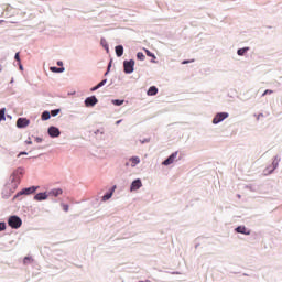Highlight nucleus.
Listing matches in <instances>:
<instances>
[{
    "mask_svg": "<svg viewBox=\"0 0 282 282\" xmlns=\"http://www.w3.org/2000/svg\"><path fill=\"white\" fill-rule=\"evenodd\" d=\"M21 177H23V169L19 167L11 174L7 183V188L10 191V193H14L15 188H19Z\"/></svg>",
    "mask_w": 282,
    "mask_h": 282,
    "instance_id": "nucleus-1",
    "label": "nucleus"
},
{
    "mask_svg": "<svg viewBox=\"0 0 282 282\" xmlns=\"http://www.w3.org/2000/svg\"><path fill=\"white\" fill-rule=\"evenodd\" d=\"M8 224L10 226V228H13L14 230L21 228L23 220H21V217L19 216H11L8 219Z\"/></svg>",
    "mask_w": 282,
    "mask_h": 282,
    "instance_id": "nucleus-2",
    "label": "nucleus"
},
{
    "mask_svg": "<svg viewBox=\"0 0 282 282\" xmlns=\"http://www.w3.org/2000/svg\"><path fill=\"white\" fill-rule=\"evenodd\" d=\"M229 117H230V113L228 112H217L212 120V124H219L224 122L226 118H229Z\"/></svg>",
    "mask_w": 282,
    "mask_h": 282,
    "instance_id": "nucleus-3",
    "label": "nucleus"
},
{
    "mask_svg": "<svg viewBox=\"0 0 282 282\" xmlns=\"http://www.w3.org/2000/svg\"><path fill=\"white\" fill-rule=\"evenodd\" d=\"M135 61L130 59V61H124L123 62V72L124 74H133L135 72Z\"/></svg>",
    "mask_w": 282,
    "mask_h": 282,
    "instance_id": "nucleus-4",
    "label": "nucleus"
},
{
    "mask_svg": "<svg viewBox=\"0 0 282 282\" xmlns=\"http://www.w3.org/2000/svg\"><path fill=\"white\" fill-rule=\"evenodd\" d=\"M37 189H39V186H31V187L23 188L14 196V199H17V197H21V195H32L36 193Z\"/></svg>",
    "mask_w": 282,
    "mask_h": 282,
    "instance_id": "nucleus-5",
    "label": "nucleus"
},
{
    "mask_svg": "<svg viewBox=\"0 0 282 282\" xmlns=\"http://www.w3.org/2000/svg\"><path fill=\"white\" fill-rule=\"evenodd\" d=\"M140 162H141L140 156H131L126 162V166H130L131 169H135V166H138V164H140Z\"/></svg>",
    "mask_w": 282,
    "mask_h": 282,
    "instance_id": "nucleus-6",
    "label": "nucleus"
},
{
    "mask_svg": "<svg viewBox=\"0 0 282 282\" xmlns=\"http://www.w3.org/2000/svg\"><path fill=\"white\" fill-rule=\"evenodd\" d=\"M235 232H238V235H246V236L252 235V230L247 228L245 225H240V226L236 227Z\"/></svg>",
    "mask_w": 282,
    "mask_h": 282,
    "instance_id": "nucleus-7",
    "label": "nucleus"
},
{
    "mask_svg": "<svg viewBox=\"0 0 282 282\" xmlns=\"http://www.w3.org/2000/svg\"><path fill=\"white\" fill-rule=\"evenodd\" d=\"M178 152L172 153L165 161L162 162L163 166H171L177 160Z\"/></svg>",
    "mask_w": 282,
    "mask_h": 282,
    "instance_id": "nucleus-8",
    "label": "nucleus"
},
{
    "mask_svg": "<svg viewBox=\"0 0 282 282\" xmlns=\"http://www.w3.org/2000/svg\"><path fill=\"white\" fill-rule=\"evenodd\" d=\"M84 105L85 107H96V105H98V98H96V96L87 97Z\"/></svg>",
    "mask_w": 282,
    "mask_h": 282,
    "instance_id": "nucleus-9",
    "label": "nucleus"
},
{
    "mask_svg": "<svg viewBox=\"0 0 282 282\" xmlns=\"http://www.w3.org/2000/svg\"><path fill=\"white\" fill-rule=\"evenodd\" d=\"M142 188V180L137 178L130 185V192L133 193L135 191H140Z\"/></svg>",
    "mask_w": 282,
    "mask_h": 282,
    "instance_id": "nucleus-10",
    "label": "nucleus"
},
{
    "mask_svg": "<svg viewBox=\"0 0 282 282\" xmlns=\"http://www.w3.org/2000/svg\"><path fill=\"white\" fill-rule=\"evenodd\" d=\"M279 162H281V159H279V156H274L272 164H271V170H269L267 172V175H272V173H274V171H276V169H279Z\"/></svg>",
    "mask_w": 282,
    "mask_h": 282,
    "instance_id": "nucleus-11",
    "label": "nucleus"
},
{
    "mask_svg": "<svg viewBox=\"0 0 282 282\" xmlns=\"http://www.w3.org/2000/svg\"><path fill=\"white\" fill-rule=\"evenodd\" d=\"M50 138H58L61 135V130L54 126H51L47 130Z\"/></svg>",
    "mask_w": 282,
    "mask_h": 282,
    "instance_id": "nucleus-12",
    "label": "nucleus"
},
{
    "mask_svg": "<svg viewBox=\"0 0 282 282\" xmlns=\"http://www.w3.org/2000/svg\"><path fill=\"white\" fill-rule=\"evenodd\" d=\"M28 124H30V120H28L25 118H19L17 121L18 129H25V127H28Z\"/></svg>",
    "mask_w": 282,
    "mask_h": 282,
    "instance_id": "nucleus-13",
    "label": "nucleus"
},
{
    "mask_svg": "<svg viewBox=\"0 0 282 282\" xmlns=\"http://www.w3.org/2000/svg\"><path fill=\"white\" fill-rule=\"evenodd\" d=\"M116 192V185L109 191L107 192L102 198L101 202H109V199H111V197H113V193Z\"/></svg>",
    "mask_w": 282,
    "mask_h": 282,
    "instance_id": "nucleus-14",
    "label": "nucleus"
},
{
    "mask_svg": "<svg viewBox=\"0 0 282 282\" xmlns=\"http://www.w3.org/2000/svg\"><path fill=\"white\" fill-rule=\"evenodd\" d=\"M47 197H48V194L46 192H44V193H37L34 196V199H35V202H45V199H47Z\"/></svg>",
    "mask_w": 282,
    "mask_h": 282,
    "instance_id": "nucleus-15",
    "label": "nucleus"
},
{
    "mask_svg": "<svg viewBox=\"0 0 282 282\" xmlns=\"http://www.w3.org/2000/svg\"><path fill=\"white\" fill-rule=\"evenodd\" d=\"M63 193L62 188H53L48 192V197H58Z\"/></svg>",
    "mask_w": 282,
    "mask_h": 282,
    "instance_id": "nucleus-16",
    "label": "nucleus"
},
{
    "mask_svg": "<svg viewBox=\"0 0 282 282\" xmlns=\"http://www.w3.org/2000/svg\"><path fill=\"white\" fill-rule=\"evenodd\" d=\"M115 52H116V55L118 56V58H120L122 56V54H124V46L117 45L115 47Z\"/></svg>",
    "mask_w": 282,
    "mask_h": 282,
    "instance_id": "nucleus-17",
    "label": "nucleus"
},
{
    "mask_svg": "<svg viewBox=\"0 0 282 282\" xmlns=\"http://www.w3.org/2000/svg\"><path fill=\"white\" fill-rule=\"evenodd\" d=\"M248 52H250V47L246 46L242 48H238L237 54H238V56H246V54H248Z\"/></svg>",
    "mask_w": 282,
    "mask_h": 282,
    "instance_id": "nucleus-18",
    "label": "nucleus"
},
{
    "mask_svg": "<svg viewBox=\"0 0 282 282\" xmlns=\"http://www.w3.org/2000/svg\"><path fill=\"white\" fill-rule=\"evenodd\" d=\"M148 96H158V87L155 86H151L148 91H147Z\"/></svg>",
    "mask_w": 282,
    "mask_h": 282,
    "instance_id": "nucleus-19",
    "label": "nucleus"
},
{
    "mask_svg": "<svg viewBox=\"0 0 282 282\" xmlns=\"http://www.w3.org/2000/svg\"><path fill=\"white\" fill-rule=\"evenodd\" d=\"M51 72H53L54 74H63V72H65V67H56V66H52Z\"/></svg>",
    "mask_w": 282,
    "mask_h": 282,
    "instance_id": "nucleus-20",
    "label": "nucleus"
},
{
    "mask_svg": "<svg viewBox=\"0 0 282 282\" xmlns=\"http://www.w3.org/2000/svg\"><path fill=\"white\" fill-rule=\"evenodd\" d=\"M100 45L104 46V48L106 50L107 54H109V43H107V40L106 39H101L100 40Z\"/></svg>",
    "mask_w": 282,
    "mask_h": 282,
    "instance_id": "nucleus-21",
    "label": "nucleus"
},
{
    "mask_svg": "<svg viewBox=\"0 0 282 282\" xmlns=\"http://www.w3.org/2000/svg\"><path fill=\"white\" fill-rule=\"evenodd\" d=\"M112 105L116 107H121V105H124V99H115L112 100Z\"/></svg>",
    "mask_w": 282,
    "mask_h": 282,
    "instance_id": "nucleus-22",
    "label": "nucleus"
},
{
    "mask_svg": "<svg viewBox=\"0 0 282 282\" xmlns=\"http://www.w3.org/2000/svg\"><path fill=\"white\" fill-rule=\"evenodd\" d=\"M52 118V115L50 113V111H44L42 113V120H50Z\"/></svg>",
    "mask_w": 282,
    "mask_h": 282,
    "instance_id": "nucleus-23",
    "label": "nucleus"
},
{
    "mask_svg": "<svg viewBox=\"0 0 282 282\" xmlns=\"http://www.w3.org/2000/svg\"><path fill=\"white\" fill-rule=\"evenodd\" d=\"M2 120H6V108L0 109V122H2Z\"/></svg>",
    "mask_w": 282,
    "mask_h": 282,
    "instance_id": "nucleus-24",
    "label": "nucleus"
},
{
    "mask_svg": "<svg viewBox=\"0 0 282 282\" xmlns=\"http://www.w3.org/2000/svg\"><path fill=\"white\" fill-rule=\"evenodd\" d=\"M137 58H138V61H144V58H147V56L144 55V53L138 52L137 53Z\"/></svg>",
    "mask_w": 282,
    "mask_h": 282,
    "instance_id": "nucleus-25",
    "label": "nucleus"
},
{
    "mask_svg": "<svg viewBox=\"0 0 282 282\" xmlns=\"http://www.w3.org/2000/svg\"><path fill=\"white\" fill-rule=\"evenodd\" d=\"M59 113H61V109H54L51 111V116H53V118H56V116Z\"/></svg>",
    "mask_w": 282,
    "mask_h": 282,
    "instance_id": "nucleus-26",
    "label": "nucleus"
},
{
    "mask_svg": "<svg viewBox=\"0 0 282 282\" xmlns=\"http://www.w3.org/2000/svg\"><path fill=\"white\" fill-rule=\"evenodd\" d=\"M61 206H62V208H63V210H64L65 213H68V212H69V205L62 203Z\"/></svg>",
    "mask_w": 282,
    "mask_h": 282,
    "instance_id": "nucleus-27",
    "label": "nucleus"
},
{
    "mask_svg": "<svg viewBox=\"0 0 282 282\" xmlns=\"http://www.w3.org/2000/svg\"><path fill=\"white\" fill-rule=\"evenodd\" d=\"M98 134L105 135V129H98V130H96V131H95V135H98Z\"/></svg>",
    "mask_w": 282,
    "mask_h": 282,
    "instance_id": "nucleus-28",
    "label": "nucleus"
},
{
    "mask_svg": "<svg viewBox=\"0 0 282 282\" xmlns=\"http://www.w3.org/2000/svg\"><path fill=\"white\" fill-rule=\"evenodd\" d=\"M147 56H150V58H155V54H153L151 51L145 50Z\"/></svg>",
    "mask_w": 282,
    "mask_h": 282,
    "instance_id": "nucleus-29",
    "label": "nucleus"
},
{
    "mask_svg": "<svg viewBox=\"0 0 282 282\" xmlns=\"http://www.w3.org/2000/svg\"><path fill=\"white\" fill-rule=\"evenodd\" d=\"M98 87H105V85H107V79H102L99 84H97Z\"/></svg>",
    "mask_w": 282,
    "mask_h": 282,
    "instance_id": "nucleus-30",
    "label": "nucleus"
},
{
    "mask_svg": "<svg viewBox=\"0 0 282 282\" xmlns=\"http://www.w3.org/2000/svg\"><path fill=\"white\" fill-rule=\"evenodd\" d=\"M268 171H272V165H269V166L263 171L264 175H270V174H268Z\"/></svg>",
    "mask_w": 282,
    "mask_h": 282,
    "instance_id": "nucleus-31",
    "label": "nucleus"
},
{
    "mask_svg": "<svg viewBox=\"0 0 282 282\" xmlns=\"http://www.w3.org/2000/svg\"><path fill=\"white\" fill-rule=\"evenodd\" d=\"M268 94H274V91H273V90H270V89H267V90L262 94V96H268Z\"/></svg>",
    "mask_w": 282,
    "mask_h": 282,
    "instance_id": "nucleus-32",
    "label": "nucleus"
},
{
    "mask_svg": "<svg viewBox=\"0 0 282 282\" xmlns=\"http://www.w3.org/2000/svg\"><path fill=\"white\" fill-rule=\"evenodd\" d=\"M35 142H36L37 144H41V142H43V138L36 137V138H35Z\"/></svg>",
    "mask_w": 282,
    "mask_h": 282,
    "instance_id": "nucleus-33",
    "label": "nucleus"
},
{
    "mask_svg": "<svg viewBox=\"0 0 282 282\" xmlns=\"http://www.w3.org/2000/svg\"><path fill=\"white\" fill-rule=\"evenodd\" d=\"M6 230V223H0V232Z\"/></svg>",
    "mask_w": 282,
    "mask_h": 282,
    "instance_id": "nucleus-34",
    "label": "nucleus"
},
{
    "mask_svg": "<svg viewBox=\"0 0 282 282\" xmlns=\"http://www.w3.org/2000/svg\"><path fill=\"white\" fill-rule=\"evenodd\" d=\"M14 58H15V61H17L18 63H21V57L19 56V53H15Z\"/></svg>",
    "mask_w": 282,
    "mask_h": 282,
    "instance_id": "nucleus-35",
    "label": "nucleus"
},
{
    "mask_svg": "<svg viewBox=\"0 0 282 282\" xmlns=\"http://www.w3.org/2000/svg\"><path fill=\"white\" fill-rule=\"evenodd\" d=\"M98 89H100V86H98V84H97L95 87H93V88L90 89V91H98Z\"/></svg>",
    "mask_w": 282,
    "mask_h": 282,
    "instance_id": "nucleus-36",
    "label": "nucleus"
},
{
    "mask_svg": "<svg viewBox=\"0 0 282 282\" xmlns=\"http://www.w3.org/2000/svg\"><path fill=\"white\" fill-rule=\"evenodd\" d=\"M148 142H150L149 139H143V140H141V144H147Z\"/></svg>",
    "mask_w": 282,
    "mask_h": 282,
    "instance_id": "nucleus-37",
    "label": "nucleus"
},
{
    "mask_svg": "<svg viewBox=\"0 0 282 282\" xmlns=\"http://www.w3.org/2000/svg\"><path fill=\"white\" fill-rule=\"evenodd\" d=\"M18 65H19V69H20L21 72H23V64H21V62H19Z\"/></svg>",
    "mask_w": 282,
    "mask_h": 282,
    "instance_id": "nucleus-38",
    "label": "nucleus"
},
{
    "mask_svg": "<svg viewBox=\"0 0 282 282\" xmlns=\"http://www.w3.org/2000/svg\"><path fill=\"white\" fill-rule=\"evenodd\" d=\"M21 155H28V152H20V153L18 154V158H21Z\"/></svg>",
    "mask_w": 282,
    "mask_h": 282,
    "instance_id": "nucleus-39",
    "label": "nucleus"
},
{
    "mask_svg": "<svg viewBox=\"0 0 282 282\" xmlns=\"http://www.w3.org/2000/svg\"><path fill=\"white\" fill-rule=\"evenodd\" d=\"M261 118H263V113H259V115L257 116V120H261Z\"/></svg>",
    "mask_w": 282,
    "mask_h": 282,
    "instance_id": "nucleus-40",
    "label": "nucleus"
},
{
    "mask_svg": "<svg viewBox=\"0 0 282 282\" xmlns=\"http://www.w3.org/2000/svg\"><path fill=\"white\" fill-rule=\"evenodd\" d=\"M23 261L24 263H28V261H30V257H25Z\"/></svg>",
    "mask_w": 282,
    "mask_h": 282,
    "instance_id": "nucleus-41",
    "label": "nucleus"
},
{
    "mask_svg": "<svg viewBox=\"0 0 282 282\" xmlns=\"http://www.w3.org/2000/svg\"><path fill=\"white\" fill-rule=\"evenodd\" d=\"M108 72L111 70V62L108 64V68H107Z\"/></svg>",
    "mask_w": 282,
    "mask_h": 282,
    "instance_id": "nucleus-42",
    "label": "nucleus"
},
{
    "mask_svg": "<svg viewBox=\"0 0 282 282\" xmlns=\"http://www.w3.org/2000/svg\"><path fill=\"white\" fill-rule=\"evenodd\" d=\"M58 67H63V62H57Z\"/></svg>",
    "mask_w": 282,
    "mask_h": 282,
    "instance_id": "nucleus-43",
    "label": "nucleus"
},
{
    "mask_svg": "<svg viewBox=\"0 0 282 282\" xmlns=\"http://www.w3.org/2000/svg\"><path fill=\"white\" fill-rule=\"evenodd\" d=\"M25 144H32V140H26Z\"/></svg>",
    "mask_w": 282,
    "mask_h": 282,
    "instance_id": "nucleus-44",
    "label": "nucleus"
},
{
    "mask_svg": "<svg viewBox=\"0 0 282 282\" xmlns=\"http://www.w3.org/2000/svg\"><path fill=\"white\" fill-rule=\"evenodd\" d=\"M183 65H188V61H183Z\"/></svg>",
    "mask_w": 282,
    "mask_h": 282,
    "instance_id": "nucleus-45",
    "label": "nucleus"
},
{
    "mask_svg": "<svg viewBox=\"0 0 282 282\" xmlns=\"http://www.w3.org/2000/svg\"><path fill=\"white\" fill-rule=\"evenodd\" d=\"M120 122H122V120H118V121H116V124H120Z\"/></svg>",
    "mask_w": 282,
    "mask_h": 282,
    "instance_id": "nucleus-46",
    "label": "nucleus"
},
{
    "mask_svg": "<svg viewBox=\"0 0 282 282\" xmlns=\"http://www.w3.org/2000/svg\"><path fill=\"white\" fill-rule=\"evenodd\" d=\"M0 72H3V66L0 65Z\"/></svg>",
    "mask_w": 282,
    "mask_h": 282,
    "instance_id": "nucleus-47",
    "label": "nucleus"
},
{
    "mask_svg": "<svg viewBox=\"0 0 282 282\" xmlns=\"http://www.w3.org/2000/svg\"><path fill=\"white\" fill-rule=\"evenodd\" d=\"M109 75V70H107L106 73H105V76H108Z\"/></svg>",
    "mask_w": 282,
    "mask_h": 282,
    "instance_id": "nucleus-48",
    "label": "nucleus"
},
{
    "mask_svg": "<svg viewBox=\"0 0 282 282\" xmlns=\"http://www.w3.org/2000/svg\"><path fill=\"white\" fill-rule=\"evenodd\" d=\"M10 83H11V84L14 83V78H12Z\"/></svg>",
    "mask_w": 282,
    "mask_h": 282,
    "instance_id": "nucleus-49",
    "label": "nucleus"
},
{
    "mask_svg": "<svg viewBox=\"0 0 282 282\" xmlns=\"http://www.w3.org/2000/svg\"><path fill=\"white\" fill-rule=\"evenodd\" d=\"M0 23H3V20H0Z\"/></svg>",
    "mask_w": 282,
    "mask_h": 282,
    "instance_id": "nucleus-50",
    "label": "nucleus"
}]
</instances>
